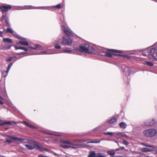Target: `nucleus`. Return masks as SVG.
<instances>
[{
    "label": "nucleus",
    "mask_w": 157,
    "mask_h": 157,
    "mask_svg": "<svg viewBox=\"0 0 157 157\" xmlns=\"http://www.w3.org/2000/svg\"><path fill=\"white\" fill-rule=\"evenodd\" d=\"M61 29L66 35L70 36L72 35V33L69 30L67 29L63 26H62Z\"/></svg>",
    "instance_id": "8"
},
{
    "label": "nucleus",
    "mask_w": 157,
    "mask_h": 157,
    "mask_svg": "<svg viewBox=\"0 0 157 157\" xmlns=\"http://www.w3.org/2000/svg\"><path fill=\"white\" fill-rule=\"evenodd\" d=\"M43 8L41 7H34L32 6H25L21 7V9H37Z\"/></svg>",
    "instance_id": "11"
},
{
    "label": "nucleus",
    "mask_w": 157,
    "mask_h": 157,
    "mask_svg": "<svg viewBox=\"0 0 157 157\" xmlns=\"http://www.w3.org/2000/svg\"><path fill=\"white\" fill-rule=\"evenodd\" d=\"M26 143L28 144H25V147L28 149L32 150L35 148L40 150H46L45 148H43L41 147V145L36 142L32 140H28Z\"/></svg>",
    "instance_id": "1"
},
{
    "label": "nucleus",
    "mask_w": 157,
    "mask_h": 157,
    "mask_svg": "<svg viewBox=\"0 0 157 157\" xmlns=\"http://www.w3.org/2000/svg\"><path fill=\"white\" fill-rule=\"evenodd\" d=\"M8 137L11 139L13 140H15V139L16 137H14L12 136H9Z\"/></svg>",
    "instance_id": "33"
},
{
    "label": "nucleus",
    "mask_w": 157,
    "mask_h": 157,
    "mask_svg": "<svg viewBox=\"0 0 157 157\" xmlns=\"http://www.w3.org/2000/svg\"><path fill=\"white\" fill-rule=\"evenodd\" d=\"M0 99L2 100H3V98L2 97H1V96H0Z\"/></svg>",
    "instance_id": "56"
},
{
    "label": "nucleus",
    "mask_w": 157,
    "mask_h": 157,
    "mask_svg": "<svg viewBox=\"0 0 157 157\" xmlns=\"http://www.w3.org/2000/svg\"><path fill=\"white\" fill-rule=\"evenodd\" d=\"M14 122H12L10 121H8L3 122L1 124V125H4L5 124H12L14 123Z\"/></svg>",
    "instance_id": "17"
},
{
    "label": "nucleus",
    "mask_w": 157,
    "mask_h": 157,
    "mask_svg": "<svg viewBox=\"0 0 157 157\" xmlns=\"http://www.w3.org/2000/svg\"><path fill=\"white\" fill-rule=\"evenodd\" d=\"M3 41L5 42H8L10 43H11L12 42V40L9 38H4L3 39Z\"/></svg>",
    "instance_id": "21"
},
{
    "label": "nucleus",
    "mask_w": 157,
    "mask_h": 157,
    "mask_svg": "<svg viewBox=\"0 0 157 157\" xmlns=\"http://www.w3.org/2000/svg\"><path fill=\"white\" fill-rule=\"evenodd\" d=\"M115 142H116V143H117V144H118V142H117V141H115Z\"/></svg>",
    "instance_id": "58"
},
{
    "label": "nucleus",
    "mask_w": 157,
    "mask_h": 157,
    "mask_svg": "<svg viewBox=\"0 0 157 157\" xmlns=\"http://www.w3.org/2000/svg\"><path fill=\"white\" fill-rule=\"evenodd\" d=\"M152 120H148V121H149V122H153L152 121Z\"/></svg>",
    "instance_id": "52"
},
{
    "label": "nucleus",
    "mask_w": 157,
    "mask_h": 157,
    "mask_svg": "<svg viewBox=\"0 0 157 157\" xmlns=\"http://www.w3.org/2000/svg\"><path fill=\"white\" fill-rule=\"evenodd\" d=\"M118 144V146H120V145H119V144L118 143V144Z\"/></svg>",
    "instance_id": "59"
},
{
    "label": "nucleus",
    "mask_w": 157,
    "mask_h": 157,
    "mask_svg": "<svg viewBox=\"0 0 157 157\" xmlns=\"http://www.w3.org/2000/svg\"><path fill=\"white\" fill-rule=\"evenodd\" d=\"M97 157H106V156L102 155V154L101 153H97Z\"/></svg>",
    "instance_id": "32"
},
{
    "label": "nucleus",
    "mask_w": 157,
    "mask_h": 157,
    "mask_svg": "<svg viewBox=\"0 0 157 157\" xmlns=\"http://www.w3.org/2000/svg\"><path fill=\"white\" fill-rule=\"evenodd\" d=\"M120 126L122 128H125L127 126L126 123L124 122H121L119 124Z\"/></svg>",
    "instance_id": "20"
},
{
    "label": "nucleus",
    "mask_w": 157,
    "mask_h": 157,
    "mask_svg": "<svg viewBox=\"0 0 157 157\" xmlns=\"http://www.w3.org/2000/svg\"><path fill=\"white\" fill-rule=\"evenodd\" d=\"M118 150V149H116V151H117Z\"/></svg>",
    "instance_id": "61"
},
{
    "label": "nucleus",
    "mask_w": 157,
    "mask_h": 157,
    "mask_svg": "<svg viewBox=\"0 0 157 157\" xmlns=\"http://www.w3.org/2000/svg\"><path fill=\"white\" fill-rule=\"evenodd\" d=\"M113 133L112 132H104V134L105 135H108L112 136L113 135Z\"/></svg>",
    "instance_id": "29"
},
{
    "label": "nucleus",
    "mask_w": 157,
    "mask_h": 157,
    "mask_svg": "<svg viewBox=\"0 0 157 157\" xmlns=\"http://www.w3.org/2000/svg\"><path fill=\"white\" fill-rule=\"evenodd\" d=\"M12 66V63H10L8 66V68L7 69V71H9V70H10V68Z\"/></svg>",
    "instance_id": "35"
},
{
    "label": "nucleus",
    "mask_w": 157,
    "mask_h": 157,
    "mask_svg": "<svg viewBox=\"0 0 157 157\" xmlns=\"http://www.w3.org/2000/svg\"><path fill=\"white\" fill-rule=\"evenodd\" d=\"M62 52L71 53L72 52V51L70 50L66 49L65 50H63Z\"/></svg>",
    "instance_id": "22"
},
{
    "label": "nucleus",
    "mask_w": 157,
    "mask_h": 157,
    "mask_svg": "<svg viewBox=\"0 0 157 157\" xmlns=\"http://www.w3.org/2000/svg\"><path fill=\"white\" fill-rule=\"evenodd\" d=\"M109 52H115L117 53H122L121 51L116 50L110 49Z\"/></svg>",
    "instance_id": "25"
},
{
    "label": "nucleus",
    "mask_w": 157,
    "mask_h": 157,
    "mask_svg": "<svg viewBox=\"0 0 157 157\" xmlns=\"http://www.w3.org/2000/svg\"><path fill=\"white\" fill-rule=\"evenodd\" d=\"M14 48H15L16 50H17V49H21L24 50L25 51H27L28 50L27 48H26L25 47H17V46H14Z\"/></svg>",
    "instance_id": "16"
},
{
    "label": "nucleus",
    "mask_w": 157,
    "mask_h": 157,
    "mask_svg": "<svg viewBox=\"0 0 157 157\" xmlns=\"http://www.w3.org/2000/svg\"><path fill=\"white\" fill-rule=\"evenodd\" d=\"M23 123L26 125L28 126L29 127H31V125L29 124V123L26 122V121H23Z\"/></svg>",
    "instance_id": "36"
},
{
    "label": "nucleus",
    "mask_w": 157,
    "mask_h": 157,
    "mask_svg": "<svg viewBox=\"0 0 157 157\" xmlns=\"http://www.w3.org/2000/svg\"><path fill=\"white\" fill-rule=\"evenodd\" d=\"M1 124H0V125H1Z\"/></svg>",
    "instance_id": "62"
},
{
    "label": "nucleus",
    "mask_w": 157,
    "mask_h": 157,
    "mask_svg": "<svg viewBox=\"0 0 157 157\" xmlns=\"http://www.w3.org/2000/svg\"><path fill=\"white\" fill-rule=\"evenodd\" d=\"M19 43L24 46H28L29 45L28 43L25 41L21 40L19 42Z\"/></svg>",
    "instance_id": "18"
},
{
    "label": "nucleus",
    "mask_w": 157,
    "mask_h": 157,
    "mask_svg": "<svg viewBox=\"0 0 157 157\" xmlns=\"http://www.w3.org/2000/svg\"><path fill=\"white\" fill-rule=\"evenodd\" d=\"M153 151L151 148H144L141 149V151L142 152H147L152 151Z\"/></svg>",
    "instance_id": "14"
},
{
    "label": "nucleus",
    "mask_w": 157,
    "mask_h": 157,
    "mask_svg": "<svg viewBox=\"0 0 157 157\" xmlns=\"http://www.w3.org/2000/svg\"><path fill=\"white\" fill-rule=\"evenodd\" d=\"M6 15H3L2 17V19H5L6 18Z\"/></svg>",
    "instance_id": "46"
},
{
    "label": "nucleus",
    "mask_w": 157,
    "mask_h": 157,
    "mask_svg": "<svg viewBox=\"0 0 157 157\" xmlns=\"http://www.w3.org/2000/svg\"><path fill=\"white\" fill-rule=\"evenodd\" d=\"M116 135L118 136H121L125 137H128V136L126 135L125 134L123 133H121L119 132L118 133H116Z\"/></svg>",
    "instance_id": "19"
},
{
    "label": "nucleus",
    "mask_w": 157,
    "mask_h": 157,
    "mask_svg": "<svg viewBox=\"0 0 157 157\" xmlns=\"http://www.w3.org/2000/svg\"><path fill=\"white\" fill-rule=\"evenodd\" d=\"M66 144H61L60 145V146L63 148H75L74 147H72L71 146V145H70Z\"/></svg>",
    "instance_id": "12"
},
{
    "label": "nucleus",
    "mask_w": 157,
    "mask_h": 157,
    "mask_svg": "<svg viewBox=\"0 0 157 157\" xmlns=\"http://www.w3.org/2000/svg\"><path fill=\"white\" fill-rule=\"evenodd\" d=\"M15 141H19L20 142H22L24 141V139L21 138H19L17 137H16V139Z\"/></svg>",
    "instance_id": "26"
},
{
    "label": "nucleus",
    "mask_w": 157,
    "mask_h": 157,
    "mask_svg": "<svg viewBox=\"0 0 157 157\" xmlns=\"http://www.w3.org/2000/svg\"><path fill=\"white\" fill-rule=\"evenodd\" d=\"M39 47H40V46L39 45H35V48H33V47H30V46L29 47V48H30L31 49H37Z\"/></svg>",
    "instance_id": "30"
},
{
    "label": "nucleus",
    "mask_w": 157,
    "mask_h": 157,
    "mask_svg": "<svg viewBox=\"0 0 157 157\" xmlns=\"http://www.w3.org/2000/svg\"><path fill=\"white\" fill-rule=\"evenodd\" d=\"M155 153H156V154H157V151H156V152H155Z\"/></svg>",
    "instance_id": "60"
},
{
    "label": "nucleus",
    "mask_w": 157,
    "mask_h": 157,
    "mask_svg": "<svg viewBox=\"0 0 157 157\" xmlns=\"http://www.w3.org/2000/svg\"><path fill=\"white\" fill-rule=\"evenodd\" d=\"M54 8H59H59H61V5L60 4H58V5H56V6H54Z\"/></svg>",
    "instance_id": "42"
},
{
    "label": "nucleus",
    "mask_w": 157,
    "mask_h": 157,
    "mask_svg": "<svg viewBox=\"0 0 157 157\" xmlns=\"http://www.w3.org/2000/svg\"><path fill=\"white\" fill-rule=\"evenodd\" d=\"M3 31L4 32H5L6 33H8H8H13V31L10 28H8L6 30V31H5V30H3Z\"/></svg>",
    "instance_id": "24"
},
{
    "label": "nucleus",
    "mask_w": 157,
    "mask_h": 157,
    "mask_svg": "<svg viewBox=\"0 0 157 157\" xmlns=\"http://www.w3.org/2000/svg\"><path fill=\"white\" fill-rule=\"evenodd\" d=\"M116 121V119L115 118H113L110 120L109 123H113L115 122Z\"/></svg>",
    "instance_id": "27"
},
{
    "label": "nucleus",
    "mask_w": 157,
    "mask_h": 157,
    "mask_svg": "<svg viewBox=\"0 0 157 157\" xmlns=\"http://www.w3.org/2000/svg\"><path fill=\"white\" fill-rule=\"evenodd\" d=\"M81 140H77V139H75L73 140H72L71 141H69L67 140H61L60 141L61 143L64 144H66L71 145V146H79V145L76 143V142H80Z\"/></svg>",
    "instance_id": "4"
},
{
    "label": "nucleus",
    "mask_w": 157,
    "mask_h": 157,
    "mask_svg": "<svg viewBox=\"0 0 157 157\" xmlns=\"http://www.w3.org/2000/svg\"><path fill=\"white\" fill-rule=\"evenodd\" d=\"M147 56L150 58L152 56L154 59L157 60V49L155 48H151L147 54Z\"/></svg>",
    "instance_id": "5"
},
{
    "label": "nucleus",
    "mask_w": 157,
    "mask_h": 157,
    "mask_svg": "<svg viewBox=\"0 0 157 157\" xmlns=\"http://www.w3.org/2000/svg\"><path fill=\"white\" fill-rule=\"evenodd\" d=\"M11 46H6L3 47V48L5 49H10Z\"/></svg>",
    "instance_id": "39"
},
{
    "label": "nucleus",
    "mask_w": 157,
    "mask_h": 157,
    "mask_svg": "<svg viewBox=\"0 0 157 157\" xmlns=\"http://www.w3.org/2000/svg\"><path fill=\"white\" fill-rule=\"evenodd\" d=\"M43 156H44V155H38V157H43Z\"/></svg>",
    "instance_id": "50"
},
{
    "label": "nucleus",
    "mask_w": 157,
    "mask_h": 157,
    "mask_svg": "<svg viewBox=\"0 0 157 157\" xmlns=\"http://www.w3.org/2000/svg\"><path fill=\"white\" fill-rule=\"evenodd\" d=\"M14 36H15V37H17V38H18L19 39H23V38H22L21 37H19L17 35H15Z\"/></svg>",
    "instance_id": "47"
},
{
    "label": "nucleus",
    "mask_w": 157,
    "mask_h": 157,
    "mask_svg": "<svg viewBox=\"0 0 157 157\" xmlns=\"http://www.w3.org/2000/svg\"><path fill=\"white\" fill-rule=\"evenodd\" d=\"M143 56H147V54H144V53H143Z\"/></svg>",
    "instance_id": "54"
},
{
    "label": "nucleus",
    "mask_w": 157,
    "mask_h": 157,
    "mask_svg": "<svg viewBox=\"0 0 157 157\" xmlns=\"http://www.w3.org/2000/svg\"><path fill=\"white\" fill-rule=\"evenodd\" d=\"M11 7L10 6H3L2 7V12L4 13L6 12L9 10H10L11 8Z\"/></svg>",
    "instance_id": "10"
},
{
    "label": "nucleus",
    "mask_w": 157,
    "mask_h": 157,
    "mask_svg": "<svg viewBox=\"0 0 157 157\" xmlns=\"http://www.w3.org/2000/svg\"><path fill=\"white\" fill-rule=\"evenodd\" d=\"M97 153L94 151H90L87 157H97Z\"/></svg>",
    "instance_id": "15"
},
{
    "label": "nucleus",
    "mask_w": 157,
    "mask_h": 157,
    "mask_svg": "<svg viewBox=\"0 0 157 157\" xmlns=\"http://www.w3.org/2000/svg\"><path fill=\"white\" fill-rule=\"evenodd\" d=\"M146 64L149 66H151L153 65V64L151 62H146Z\"/></svg>",
    "instance_id": "34"
},
{
    "label": "nucleus",
    "mask_w": 157,
    "mask_h": 157,
    "mask_svg": "<svg viewBox=\"0 0 157 157\" xmlns=\"http://www.w3.org/2000/svg\"><path fill=\"white\" fill-rule=\"evenodd\" d=\"M30 127L32 128H34L35 127L33 126H32L31 125V127Z\"/></svg>",
    "instance_id": "55"
},
{
    "label": "nucleus",
    "mask_w": 157,
    "mask_h": 157,
    "mask_svg": "<svg viewBox=\"0 0 157 157\" xmlns=\"http://www.w3.org/2000/svg\"><path fill=\"white\" fill-rule=\"evenodd\" d=\"M123 143L126 145H128L129 144V143L128 142L124 140H123Z\"/></svg>",
    "instance_id": "40"
},
{
    "label": "nucleus",
    "mask_w": 157,
    "mask_h": 157,
    "mask_svg": "<svg viewBox=\"0 0 157 157\" xmlns=\"http://www.w3.org/2000/svg\"><path fill=\"white\" fill-rule=\"evenodd\" d=\"M140 144L143 145V146H146V147H150V146L149 145H148L147 144H144L143 143H141Z\"/></svg>",
    "instance_id": "38"
},
{
    "label": "nucleus",
    "mask_w": 157,
    "mask_h": 157,
    "mask_svg": "<svg viewBox=\"0 0 157 157\" xmlns=\"http://www.w3.org/2000/svg\"><path fill=\"white\" fill-rule=\"evenodd\" d=\"M25 53H24V52H21V53H18V55H21V54H25Z\"/></svg>",
    "instance_id": "51"
},
{
    "label": "nucleus",
    "mask_w": 157,
    "mask_h": 157,
    "mask_svg": "<svg viewBox=\"0 0 157 157\" xmlns=\"http://www.w3.org/2000/svg\"><path fill=\"white\" fill-rule=\"evenodd\" d=\"M124 148H125L124 147H120V149H122V150L124 149Z\"/></svg>",
    "instance_id": "49"
},
{
    "label": "nucleus",
    "mask_w": 157,
    "mask_h": 157,
    "mask_svg": "<svg viewBox=\"0 0 157 157\" xmlns=\"http://www.w3.org/2000/svg\"><path fill=\"white\" fill-rule=\"evenodd\" d=\"M13 58V57H10L6 59V61L8 62H10L12 60Z\"/></svg>",
    "instance_id": "41"
},
{
    "label": "nucleus",
    "mask_w": 157,
    "mask_h": 157,
    "mask_svg": "<svg viewBox=\"0 0 157 157\" xmlns=\"http://www.w3.org/2000/svg\"><path fill=\"white\" fill-rule=\"evenodd\" d=\"M8 72L9 71H7V70L6 71H3L2 72V75L4 77H6L7 76Z\"/></svg>",
    "instance_id": "28"
},
{
    "label": "nucleus",
    "mask_w": 157,
    "mask_h": 157,
    "mask_svg": "<svg viewBox=\"0 0 157 157\" xmlns=\"http://www.w3.org/2000/svg\"><path fill=\"white\" fill-rule=\"evenodd\" d=\"M6 23H7V25L8 26H10V23H9V22L8 21H7V20H6Z\"/></svg>",
    "instance_id": "45"
},
{
    "label": "nucleus",
    "mask_w": 157,
    "mask_h": 157,
    "mask_svg": "<svg viewBox=\"0 0 157 157\" xmlns=\"http://www.w3.org/2000/svg\"><path fill=\"white\" fill-rule=\"evenodd\" d=\"M75 50L89 53H94L95 51V49L93 47L90 46L88 44H83L80 46L79 48H75Z\"/></svg>",
    "instance_id": "2"
},
{
    "label": "nucleus",
    "mask_w": 157,
    "mask_h": 157,
    "mask_svg": "<svg viewBox=\"0 0 157 157\" xmlns=\"http://www.w3.org/2000/svg\"><path fill=\"white\" fill-rule=\"evenodd\" d=\"M0 36L2 37V32L0 31Z\"/></svg>",
    "instance_id": "48"
},
{
    "label": "nucleus",
    "mask_w": 157,
    "mask_h": 157,
    "mask_svg": "<svg viewBox=\"0 0 157 157\" xmlns=\"http://www.w3.org/2000/svg\"><path fill=\"white\" fill-rule=\"evenodd\" d=\"M99 128H100V127H98L96 128L97 129H99Z\"/></svg>",
    "instance_id": "57"
},
{
    "label": "nucleus",
    "mask_w": 157,
    "mask_h": 157,
    "mask_svg": "<svg viewBox=\"0 0 157 157\" xmlns=\"http://www.w3.org/2000/svg\"><path fill=\"white\" fill-rule=\"evenodd\" d=\"M5 142L7 143H10L11 142V141L9 140H6Z\"/></svg>",
    "instance_id": "44"
},
{
    "label": "nucleus",
    "mask_w": 157,
    "mask_h": 157,
    "mask_svg": "<svg viewBox=\"0 0 157 157\" xmlns=\"http://www.w3.org/2000/svg\"><path fill=\"white\" fill-rule=\"evenodd\" d=\"M150 147L154 149L157 150V146L154 145H150Z\"/></svg>",
    "instance_id": "37"
},
{
    "label": "nucleus",
    "mask_w": 157,
    "mask_h": 157,
    "mask_svg": "<svg viewBox=\"0 0 157 157\" xmlns=\"http://www.w3.org/2000/svg\"><path fill=\"white\" fill-rule=\"evenodd\" d=\"M3 102H2V101H0V104H2V105L3 104Z\"/></svg>",
    "instance_id": "53"
},
{
    "label": "nucleus",
    "mask_w": 157,
    "mask_h": 157,
    "mask_svg": "<svg viewBox=\"0 0 157 157\" xmlns=\"http://www.w3.org/2000/svg\"><path fill=\"white\" fill-rule=\"evenodd\" d=\"M143 134L146 137H153L157 135V130L153 128L146 129L144 131Z\"/></svg>",
    "instance_id": "3"
},
{
    "label": "nucleus",
    "mask_w": 157,
    "mask_h": 157,
    "mask_svg": "<svg viewBox=\"0 0 157 157\" xmlns=\"http://www.w3.org/2000/svg\"><path fill=\"white\" fill-rule=\"evenodd\" d=\"M153 122H149V121H147L144 123V125L145 126H152L156 123V121L154 119H152Z\"/></svg>",
    "instance_id": "9"
},
{
    "label": "nucleus",
    "mask_w": 157,
    "mask_h": 157,
    "mask_svg": "<svg viewBox=\"0 0 157 157\" xmlns=\"http://www.w3.org/2000/svg\"><path fill=\"white\" fill-rule=\"evenodd\" d=\"M55 48L57 49H59L60 48V46L59 45H56L55 46Z\"/></svg>",
    "instance_id": "43"
},
{
    "label": "nucleus",
    "mask_w": 157,
    "mask_h": 157,
    "mask_svg": "<svg viewBox=\"0 0 157 157\" xmlns=\"http://www.w3.org/2000/svg\"><path fill=\"white\" fill-rule=\"evenodd\" d=\"M101 141L100 140H98L97 141H91L88 142L87 143H95V144H98Z\"/></svg>",
    "instance_id": "31"
},
{
    "label": "nucleus",
    "mask_w": 157,
    "mask_h": 157,
    "mask_svg": "<svg viewBox=\"0 0 157 157\" xmlns=\"http://www.w3.org/2000/svg\"><path fill=\"white\" fill-rule=\"evenodd\" d=\"M56 52H49L46 51H41L39 53V54H51L56 53Z\"/></svg>",
    "instance_id": "13"
},
{
    "label": "nucleus",
    "mask_w": 157,
    "mask_h": 157,
    "mask_svg": "<svg viewBox=\"0 0 157 157\" xmlns=\"http://www.w3.org/2000/svg\"><path fill=\"white\" fill-rule=\"evenodd\" d=\"M107 153L110 155H114L115 154V152L113 150L109 151H107Z\"/></svg>",
    "instance_id": "23"
},
{
    "label": "nucleus",
    "mask_w": 157,
    "mask_h": 157,
    "mask_svg": "<svg viewBox=\"0 0 157 157\" xmlns=\"http://www.w3.org/2000/svg\"><path fill=\"white\" fill-rule=\"evenodd\" d=\"M63 39L62 44L69 45L72 43V40L70 38L63 37Z\"/></svg>",
    "instance_id": "6"
},
{
    "label": "nucleus",
    "mask_w": 157,
    "mask_h": 157,
    "mask_svg": "<svg viewBox=\"0 0 157 157\" xmlns=\"http://www.w3.org/2000/svg\"><path fill=\"white\" fill-rule=\"evenodd\" d=\"M102 53V54H101L102 56H105L110 57H112L114 55V54L113 53L106 50H104Z\"/></svg>",
    "instance_id": "7"
}]
</instances>
